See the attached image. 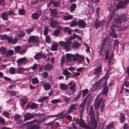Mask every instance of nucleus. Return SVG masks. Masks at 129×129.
I'll use <instances>...</instances> for the list:
<instances>
[{
  "label": "nucleus",
  "mask_w": 129,
  "mask_h": 129,
  "mask_svg": "<svg viewBox=\"0 0 129 129\" xmlns=\"http://www.w3.org/2000/svg\"><path fill=\"white\" fill-rule=\"evenodd\" d=\"M53 67V66L49 63L47 64L44 67V69L47 71L50 70Z\"/></svg>",
  "instance_id": "26"
},
{
  "label": "nucleus",
  "mask_w": 129,
  "mask_h": 129,
  "mask_svg": "<svg viewBox=\"0 0 129 129\" xmlns=\"http://www.w3.org/2000/svg\"><path fill=\"white\" fill-rule=\"evenodd\" d=\"M63 73L64 74L66 75H69L70 74V73L66 69L64 70L63 71Z\"/></svg>",
  "instance_id": "56"
},
{
  "label": "nucleus",
  "mask_w": 129,
  "mask_h": 129,
  "mask_svg": "<svg viewBox=\"0 0 129 129\" xmlns=\"http://www.w3.org/2000/svg\"><path fill=\"white\" fill-rule=\"evenodd\" d=\"M5 120L2 117H0V123L1 124H5Z\"/></svg>",
  "instance_id": "57"
},
{
  "label": "nucleus",
  "mask_w": 129,
  "mask_h": 129,
  "mask_svg": "<svg viewBox=\"0 0 129 129\" xmlns=\"http://www.w3.org/2000/svg\"><path fill=\"white\" fill-rule=\"evenodd\" d=\"M15 10L14 9H11L8 12V14L9 15H15Z\"/></svg>",
  "instance_id": "42"
},
{
  "label": "nucleus",
  "mask_w": 129,
  "mask_h": 129,
  "mask_svg": "<svg viewBox=\"0 0 129 129\" xmlns=\"http://www.w3.org/2000/svg\"><path fill=\"white\" fill-rule=\"evenodd\" d=\"M49 23L50 24V26L51 28H54L60 25V23L56 20L53 21H51L49 22Z\"/></svg>",
  "instance_id": "10"
},
{
  "label": "nucleus",
  "mask_w": 129,
  "mask_h": 129,
  "mask_svg": "<svg viewBox=\"0 0 129 129\" xmlns=\"http://www.w3.org/2000/svg\"><path fill=\"white\" fill-rule=\"evenodd\" d=\"M77 25L79 28H83L85 27L86 24L83 20H81L77 22Z\"/></svg>",
  "instance_id": "14"
},
{
  "label": "nucleus",
  "mask_w": 129,
  "mask_h": 129,
  "mask_svg": "<svg viewBox=\"0 0 129 129\" xmlns=\"http://www.w3.org/2000/svg\"><path fill=\"white\" fill-rule=\"evenodd\" d=\"M3 115L6 117L8 118L9 116V113L7 112H5L3 113Z\"/></svg>",
  "instance_id": "59"
},
{
  "label": "nucleus",
  "mask_w": 129,
  "mask_h": 129,
  "mask_svg": "<svg viewBox=\"0 0 129 129\" xmlns=\"http://www.w3.org/2000/svg\"><path fill=\"white\" fill-rule=\"evenodd\" d=\"M115 127L114 126L113 124L111 123L107 125L106 129H115Z\"/></svg>",
  "instance_id": "33"
},
{
  "label": "nucleus",
  "mask_w": 129,
  "mask_h": 129,
  "mask_svg": "<svg viewBox=\"0 0 129 129\" xmlns=\"http://www.w3.org/2000/svg\"><path fill=\"white\" fill-rule=\"evenodd\" d=\"M21 117L20 115L18 114H16L15 116H14V118L15 121L19 119H20Z\"/></svg>",
  "instance_id": "50"
},
{
  "label": "nucleus",
  "mask_w": 129,
  "mask_h": 129,
  "mask_svg": "<svg viewBox=\"0 0 129 129\" xmlns=\"http://www.w3.org/2000/svg\"><path fill=\"white\" fill-rule=\"evenodd\" d=\"M6 52V48L4 47H3L0 48V52L2 53V54H4Z\"/></svg>",
  "instance_id": "45"
},
{
  "label": "nucleus",
  "mask_w": 129,
  "mask_h": 129,
  "mask_svg": "<svg viewBox=\"0 0 129 129\" xmlns=\"http://www.w3.org/2000/svg\"><path fill=\"white\" fill-rule=\"evenodd\" d=\"M76 105H71L69 109L66 113V114H68L71 113L74 109L76 110V108H75Z\"/></svg>",
  "instance_id": "23"
},
{
  "label": "nucleus",
  "mask_w": 129,
  "mask_h": 129,
  "mask_svg": "<svg viewBox=\"0 0 129 129\" xmlns=\"http://www.w3.org/2000/svg\"><path fill=\"white\" fill-rule=\"evenodd\" d=\"M51 14L53 16H54L57 18H59V16L57 13V11L56 9H53L51 12Z\"/></svg>",
  "instance_id": "21"
},
{
  "label": "nucleus",
  "mask_w": 129,
  "mask_h": 129,
  "mask_svg": "<svg viewBox=\"0 0 129 129\" xmlns=\"http://www.w3.org/2000/svg\"><path fill=\"white\" fill-rule=\"evenodd\" d=\"M126 20V18L124 15L122 14H121L120 16L118 17V18L115 20L111 27V29L112 31L110 33V36L114 38H116L117 36L114 32V30L115 29L114 28L120 27L121 22H123V21H125Z\"/></svg>",
  "instance_id": "1"
},
{
  "label": "nucleus",
  "mask_w": 129,
  "mask_h": 129,
  "mask_svg": "<svg viewBox=\"0 0 129 129\" xmlns=\"http://www.w3.org/2000/svg\"><path fill=\"white\" fill-rule=\"evenodd\" d=\"M101 83L99 81L96 82L93 86V87L95 88L94 90H96L98 89H99L101 88Z\"/></svg>",
  "instance_id": "22"
},
{
  "label": "nucleus",
  "mask_w": 129,
  "mask_h": 129,
  "mask_svg": "<svg viewBox=\"0 0 129 129\" xmlns=\"http://www.w3.org/2000/svg\"><path fill=\"white\" fill-rule=\"evenodd\" d=\"M29 42H32L34 43H36V46H39V39L38 36H30L29 39Z\"/></svg>",
  "instance_id": "8"
},
{
  "label": "nucleus",
  "mask_w": 129,
  "mask_h": 129,
  "mask_svg": "<svg viewBox=\"0 0 129 129\" xmlns=\"http://www.w3.org/2000/svg\"><path fill=\"white\" fill-rule=\"evenodd\" d=\"M43 57V55L41 53H38L35 55L34 58L36 59H38L39 58H41Z\"/></svg>",
  "instance_id": "27"
},
{
  "label": "nucleus",
  "mask_w": 129,
  "mask_h": 129,
  "mask_svg": "<svg viewBox=\"0 0 129 129\" xmlns=\"http://www.w3.org/2000/svg\"><path fill=\"white\" fill-rule=\"evenodd\" d=\"M79 121V124L80 127H82L84 128H87L88 127V126L85 124L84 122L83 121L81 117H80Z\"/></svg>",
  "instance_id": "20"
},
{
  "label": "nucleus",
  "mask_w": 129,
  "mask_h": 129,
  "mask_svg": "<svg viewBox=\"0 0 129 129\" xmlns=\"http://www.w3.org/2000/svg\"><path fill=\"white\" fill-rule=\"evenodd\" d=\"M120 120H121L120 122L121 123H122L124 121L125 118L124 114H123L122 113H120Z\"/></svg>",
  "instance_id": "31"
},
{
  "label": "nucleus",
  "mask_w": 129,
  "mask_h": 129,
  "mask_svg": "<svg viewBox=\"0 0 129 129\" xmlns=\"http://www.w3.org/2000/svg\"><path fill=\"white\" fill-rule=\"evenodd\" d=\"M129 2V0H124L123 1L120 2L116 5V9H118L124 8Z\"/></svg>",
  "instance_id": "9"
},
{
  "label": "nucleus",
  "mask_w": 129,
  "mask_h": 129,
  "mask_svg": "<svg viewBox=\"0 0 129 129\" xmlns=\"http://www.w3.org/2000/svg\"><path fill=\"white\" fill-rule=\"evenodd\" d=\"M123 129H129V126L128 124L127 123H125L123 125Z\"/></svg>",
  "instance_id": "61"
},
{
  "label": "nucleus",
  "mask_w": 129,
  "mask_h": 129,
  "mask_svg": "<svg viewBox=\"0 0 129 129\" xmlns=\"http://www.w3.org/2000/svg\"><path fill=\"white\" fill-rule=\"evenodd\" d=\"M108 88L107 86L104 87L102 91L103 94H106L108 91Z\"/></svg>",
  "instance_id": "43"
},
{
  "label": "nucleus",
  "mask_w": 129,
  "mask_h": 129,
  "mask_svg": "<svg viewBox=\"0 0 129 129\" xmlns=\"http://www.w3.org/2000/svg\"><path fill=\"white\" fill-rule=\"evenodd\" d=\"M104 23V21H99L97 19H96L95 23V28H97L103 25Z\"/></svg>",
  "instance_id": "13"
},
{
  "label": "nucleus",
  "mask_w": 129,
  "mask_h": 129,
  "mask_svg": "<svg viewBox=\"0 0 129 129\" xmlns=\"http://www.w3.org/2000/svg\"><path fill=\"white\" fill-rule=\"evenodd\" d=\"M77 25V22L76 21H73L70 23V26L71 27H74Z\"/></svg>",
  "instance_id": "51"
},
{
  "label": "nucleus",
  "mask_w": 129,
  "mask_h": 129,
  "mask_svg": "<svg viewBox=\"0 0 129 129\" xmlns=\"http://www.w3.org/2000/svg\"><path fill=\"white\" fill-rule=\"evenodd\" d=\"M76 7V5L75 4H73L71 6L70 11L71 12H72L74 11Z\"/></svg>",
  "instance_id": "49"
},
{
  "label": "nucleus",
  "mask_w": 129,
  "mask_h": 129,
  "mask_svg": "<svg viewBox=\"0 0 129 129\" xmlns=\"http://www.w3.org/2000/svg\"><path fill=\"white\" fill-rule=\"evenodd\" d=\"M25 61V62L26 63H28L33 61V59L32 58H26V60Z\"/></svg>",
  "instance_id": "55"
},
{
  "label": "nucleus",
  "mask_w": 129,
  "mask_h": 129,
  "mask_svg": "<svg viewBox=\"0 0 129 129\" xmlns=\"http://www.w3.org/2000/svg\"><path fill=\"white\" fill-rule=\"evenodd\" d=\"M26 57L19 58L17 60V63L19 64H21L23 63L25 61Z\"/></svg>",
  "instance_id": "29"
},
{
  "label": "nucleus",
  "mask_w": 129,
  "mask_h": 129,
  "mask_svg": "<svg viewBox=\"0 0 129 129\" xmlns=\"http://www.w3.org/2000/svg\"><path fill=\"white\" fill-rule=\"evenodd\" d=\"M9 72L11 74H14L15 72V69L13 67H11L9 70Z\"/></svg>",
  "instance_id": "39"
},
{
  "label": "nucleus",
  "mask_w": 129,
  "mask_h": 129,
  "mask_svg": "<svg viewBox=\"0 0 129 129\" xmlns=\"http://www.w3.org/2000/svg\"><path fill=\"white\" fill-rule=\"evenodd\" d=\"M88 90L87 89H85L82 91V96L83 97L85 96L87 93Z\"/></svg>",
  "instance_id": "54"
},
{
  "label": "nucleus",
  "mask_w": 129,
  "mask_h": 129,
  "mask_svg": "<svg viewBox=\"0 0 129 129\" xmlns=\"http://www.w3.org/2000/svg\"><path fill=\"white\" fill-rule=\"evenodd\" d=\"M25 33L23 31H20L17 34V35L20 37H23L25 36Z\"/></svg>",
  "instance_id": "40"
},
{
  "label": "nucleus",
  "mask_w": 129,
  "mask_h": 129,
  "mask_svg": "<svg viewBox=\"0 0 129 129\" xmlns=\"http://www.w3.org/2000/svg\"><path fill=\"white\" fill-rule=\"evenodd\" d=\"M68 85H69L70 89L72 91V93L75 92L76 90V89L75 88V84L74 83L73 81L70 82L69 83Z\"/></svg>",
  "instance_id": "11"
},
{
  "label": "nucleus",
  "mask_w": 129,
  "mask_h": 129,
  "mask_svg": "<svg viewBox=\"0 0 129 129\" xmlns=\"http://www.w3.org/2000/svg\"><path fill=\"white\" fill-rule=\"evenodd\" d=\"M84 107V105H79V110L80 117L81 115H83V109Z\"/></svg>",
  "instance_id": "37"
},
{
  "label": "nucleus",
  "mask_w": 129,
  "mask_h": 129,
  "mask_svg": "<svg viewBox=\"0 0 129 129\" xmlns=\"http://www.w3.org/2000/svg\"><path fill=\"white\" fill-rule=\"evenodd\" d=\"M27 107H29L33 109H36L38 108V105H27Z\"/></svg>",
  "instance_id": "58"
},
{
  "label": "nucleus",
  "mask_w": 129,
  "mask_h": 129,
  "mask_svg": "<svg viewBox=\"0 0 129 129\" xmlns=\"http://www.w3.org/2000/svg\"><path fill=\"white\" fill-rule=\"evenodd\" d=\"M32 83L33 84L39 83V82L37 78V77H35L33 78L32 80Z\"/></svg>",
  "instance_id": "46"
},
{
  "label": "nucleus",
  "mask_w": 129,
  "mask_h": 129,
  "mask_svg": "<svg viewBox=\"0 0 129 129\" xmlns=\"http://www.w3.org/2000/svg\"><path fill=\"white\" fill-rule=\"evenodd\" d=\"M109 37H107L104 38L102 41L101 47L100 50L98 51V53L99 55H100L103 51L106 50V54L105 58V60L108 59L109 57V52L108 51L109 48V45L106 43L108 39H109Z\"/></svg>",
  "instance_id": "2"
},
{
  "label": "nucleus",
  "mask_w": 129,
  "mask_h": 129,
  "mask_svg": "<svg viewBox=\"0 0 129 129\" xmlns=\"http://www.w3.org/2000/svg\"><path fill=\"white\" fill-rule=\"evenodd\" d=\"M63 30L64 32H68V34L69 35L71 34L72 30L70 28L68 27H65L63 28Z\"/></svg>",
  "instance_id": "30"
},
{
  "label": "nucleus",
  "mask_w": 129,
  "mask_h": 129,
  "mask_svg": "<svg viewBox=\"0 0 129 129\" xmlns=\"http://www.w3.org/2000/svg\"><path fill=\"white\" fill-rule=\"evenodd\" d=\"M1 39L2 40H7L8 43H12L13 44H15L17 41V39L15 38L13 39L12 37H9L6 35H2Z\"/></svg>",
  "instance_id": "6"
},
{
  "label": "nucleus",
  "mask_w": 129,
  "mask_h": 129,
  "mask_svg": "<svg viewBox=\"0 0 129 129\" xmlns=\"http://www.w3.org/2000/svg\"><path fill=\"white\" fill-rule=\"evenodd\" d=\"M39 125L35 124L29 127L27 129H39Z\"/></svg>",
  "instance_id": "38"
},
{
  "label": "nucleus",
  "mask_w": 129,
  "mask_h": 129,
  "mask_svg": "<svg viewBox=\"0 0 129 129\" xmlns=\"http://www.w3.org/2000/svg\"><path fill=\"white\" fill-rule=\"evenodd\" d=\"M67 60V62H71L72 61V58H73V61H77L79 63H81L84 59V57L81 55H79L78 54H76L74 55L67 53L66 54Z\"/></svg>",
  "instance_id": "3"
},
{
  "label": "nucleus",
  "mask_w": 129,
  "mask_h": 129,
  "mask_svg": "<svg viewBox=\"0 0 129 129\" xmlns=\"http://www.w3.org/2000/svg\"><path fill=\"white\" fill-rule=\"evenodd\" d=\"M64 111H63L62 112H60V113H59V114L56 115H49L46 116L45 117L43 118L41 121L43 122L46 119V118H49L51 117H58V116L61 115L64 112Z\"/></svg>",
  "instance_id": "15"
},
{
  "label": "nucleus",
  "mask_w": 129,
  "mask_h": 129,
  "mask_svg": "<svg viewBox=\"0 0 129 129\" xmlns=\"http://www.w3.org/2000/svg\"><path fill=\"white\" fill-rule=\"evenodd\" d=\"M61 89L63 90H66L68 88L67 86L63 84H61L60 85Z\"/></svg>",
  "instance_id": "32"
},
{
  "label": "nucleus",
  "mask_w": 129,
  "mask_h": 129,
  "mask_svg": "<svg viewBox=\"0 0 129 129\" xmlns=\"http://www.w3.org/2000/svg\"><path fill=\"white\" fill-rule=\"evenodd\" d=\"M123 84L125 85V87H128L129 86V82L127 81H125L124 83Z\"/></svg>",
  "instance_id": "62"
},
{
  "label": "nucleus",
  "mask_w": 129,
  "mask_h": 129,
  "mask_svg": "<svg viewBox=\"0 0 129 129\" xmlns=\"http://www.w3.org/2000/svg\"><path fill=\"white\" fill-rule=\"evenodd\" d=\"M89 115L91 121V124L92 125H94L95 128L97 126V122L95 118V113L93 109V106L92 105L90 107Z\"/></svg>",
  "instance_id": "5"
},
{
  "label": "nucleus",
  "mask_w": 129,
  "mask_h": 129,
  "mask_svg": "<svg viewBox=\"0 0 129 129\" xmlns=\"http://www.w3.org/2000/svg\"><path fill=\"white\" fill-rule=\"evenodd\" d=\"M102 71V68L101 66L94 69L93 70V73L96 75H100Z\"/></svg>",
  "instance_id": "12"
},
{
  "label": "nucleus",
  "mask_w": 129,
  "mask_h": 129,
  "mask_svg": "<svg viewBox=\"0 0 129 129\" xmlns=\"http://www.w3.org/2000/svg\"><path fill=\"white\" fill-rule=\"evenodd\" d=\"M80 46V45L79 43L77 42H75L73 44L72 48H76Z\"/></svg>",
  "instance_id": "36"
},
{
  "label": "nucleus",
  "mask_w": 129,
  "mask_h": 129,
  "mask_svg": "<svg viewBox=\"0 0 129 129\" xmlns=\"http://www.w3.org/2000/svg\"><path fill=\"white\" fill-rule=\"evenodd\" d=\"M34 29L33 28H29L26 29L25 31L27 34H29L33 31Z\"/></svg>",
  "instance_id": "41"
},
{
  "label": "nucleus",
  "mask_w": 129,
  "mask_h": 129,
  "mask_svg": "<svg viewBox=\"0 0 129 129\" xmlns=\"http://www.w3.org/2000/svg\"><path fill=\"white\" fill-rule=\"evenodd\" d=\"M119 44V42L117 40H115L114 41V44L113 48V49H115V47H118Z\"/></svg>",
  "instance_id": "35"
},
{
  "label": "nucleus",
  "mask_w": 129,
  "mask_h": 129,
  "mask_svg": "<svg viewBox=\"0 0 129 129\" xmlns=\"http://www.w3.org/2000/svg\"><path fill=\"white\" fill-rule=\"evenodd\" d=\"M0 5L4 6H5V0H0Z\"/></svg>",
  "instance_id": "64"
},
{
  "label": "nucleus",
  "mask_w": 129,
  "mask_h": 129,
  "mask_svg": "<svg viewBox=\"0 0 129 129\" xmlns=\"http://www.w3.org/2000/svg\"><path fill=\"white\" fill-rule=\"evenodd\" d=\"M44 77L45 78H46L48 77V73L46 72H44L43 74Z\"/></svg>",
  "instance_id": "63"
},
{
  "label": "nucleus",
  "mask_w": 129,
  "mask_h": 129,
  "mask_svg": "<svg viewBox=\"0 0 129 129\" xmlns=\"http://www.w3.org/2000/svg\"><path fill=\"white\" fill-rule=\"evenodd\" d=\"M60 100L59 99H56L52 100L51 102L53 104H54L60 102Z\"/></svg>",
  "instance_id": "47"
},
{
  "label": "nucleus",
  "mask_w": 129,
  "mask_h": 129,
  "mask_svg": "<svg viewBox=\"0 0 129 129\" xmlns=\"http://www.w3.org/2000/svg\"><path fill=\"white\" fill-rule=\"evenodd\" d=\"M116 11V9L115 8H113L112 7L111 9L109 10V11L110 13L112 12L110 18L108 20V21L109 22L111 20V19L113 18L114 14Z\"/></svg>",
  "instance_id": "19"
},
{
  "label": "nucleus",
  "mask_w": 129,
  "mask_h": 129,
  "mask_svg": "<svg viewBox=\"0 0 129 129\" xmlns=\"http://www.w3.org/2000/svg\"><path fill=\"white\" fill-rule=\"evenodd\" d=\"M48 28L47 26H45L44 30V34L45 36H46L48 32Z\"/></svg>",
  "instance_id": "44"
},
{
  "label": "nucleus",
  "mask_w": 129,
  "mask_h": 129,
  "mask_svg": "<svg viewBox=\"0 0 129 129\" xmlns=\"http://www.w3.org/2000/svg\"><path fill=\"white\" fill-rule=\"evenodd\" d=\"M25 10L23 9H19V10L18 13L21 15H24L25 14Z\"/></svg>",
  "instance_id": "53"
},
{
  "label": "nucleus",
  "mask_w": 129,
  "mask_h": 129,
  "mask_svg": "<svg viewBox=\"0 0 129 129\" xmlns=\"http://www.w3.org/2000/svg\"><path fill=\"white\" fill-rule=\"evenodd\" d=\"M53 5L56 7H59L60 6L59 2L57 1H55L52 3Z\"/></svg>",
  "instance_id": "48"
},
{
  "label": "nucleus",
  "mask_w": 129,
  "mask_h": 129,
  "mask_svg": "<svg viewBox=\"0 0 129 129\" xmlns=\"http://www.w3.org/2000/svg\"><path fill=\"white\" fill-rule=\"evenodd\" d=\"M99 96H98L95 99V105H100L102 100V98H101L99 99Z\"/></svg>",
  "instance_id": "25"
},
{
  "label": "nucleus",
  "mask_w": 129,
  "mask_h": 129,
  "mask_svg": "<svg viewBox=\"0 0 129 129\" xmlns=\"http://www.w3.org/2000/svg\"><path fill=\"white\" fill-rule=\"evenodd\" d=\"M58 46V44L56 42L54 43L51 47L52 50L53 51H56L57 50V47Z\"/></svg>",
  "instance_id": "24"
},
{
  "label": "nucleus",
  "mask_w": 129,
  "mask_h": 129,
  "mask_svg": "<svg viewBox=\"0 0 129 129\" xmlns=\"http://www.w3.org/2000/svg\"><path fill=\"white\" fill-rule=\"evenodd\" d=\"M77 35L73 33V35L71 36L67 41L66 42L62 41H60L59 43L61 46L64 47V49L66 51H69L71 50V49L70 47V45L71 43V40L72 39L77 37Z\"/></svg>",
  "instance_id": "4"
},
{
  "label": "nucleus",
  "mask_w": 129,
  "mask_h": 129,
  "mask_svg": "<svg viewBox=\"0 0 129 129\" xmlns=\"http://www.w3.org/2000/svg\"><path fill=\"white\" fill-rule=\"evenodd\" d=\"M73 18L72 15H66L63 17V19L65 20H70Z\"/></svg>",
  "instance_id": "34"
},
{
  "label": "nucleus",
  "mask_w": 129,
  "mask_h": 129,
  "mask_svg": "<svg viewBox=\"0 0 129 129\" xmlns=\"http://www.w3.org/2000/svg\"><path fill=\"white\" fill-rule=\"evenodd\" d=\"M46 41L47 43H50L51 41V39L50 37L48 36H46Z\"/></svg>",
  "instance_id": "52"
},
{
  "label": "nucleus",
  "mask_w": 129,
  "mask_h": 129,
  "mask_svg": "<svg viewBox=\"0 0 129 129\" xmlns=\"http://www.w3.org/2000/svg\"><path fill=\"white\" fill-rule=\"evenodd\" d=\"M44 88L45 90H48L50 88V84L48 82L44 83L43 85Z\"/></svg>",
  "instance_id": "28"
},
{
  "label": "nucleus",
  "mask_w": 129,
  "mask_h": 129,
  "mask_svg": "<svg viewBox=\"0 0 129 129\" xmlns=\"http://www.w3.org/2000/svg\"><path fill=\"white\" fill-rule=\"evenodd\" d=\"M35 115H36L30 114V113H26L25 115H24V121H26L28 120L31 118L34 117Z\"/></svg>",
  "instance_id": "16"
},
{
  "label": "nucleus",
  "mask_w": 129,
  "mask_h": 129,
  "mask_svg": "<svg viewBox=\"0 0 129 129\" xmlns=\"http://www.w3.org/2000/svg\"><path fill=\"white\" fill-rule=\"evenodd\" d=\"M42 11L40 10L32 14L31 16V18L34 20H37L41 15Z\"/></svg>",
  "instance_id": "7"
},
{
  "label": "nucleus",
  "mask_w": 129,
  "mask_h": 129,
  "mask_svg": "<svg viewBox=\"0 0 129 129\" xmlns=\"http://www.w3.org/2000/svg\"><path fill=\"white\" fill-rule=\"evenodd\" d=\"M28 69L27 68H19L17 69L16 72L17 73L22 74L25 71H28Z\"/></svg>",
  "instance_id": "17"
},
{
  "label": "nucleus",
  "mask_w": 129,
  "mask_h": 129,
  "mask_svg": "<svg viewBox=\"0 0 129 129\" xmlns=\"http://www.w3.org/2000/svg\"><path fill=\"white\" fill-rule=\"evenodd\" d=\"M64 57L62 56L61 58L60 63L61 66H62V65L64 64Z\"/></svg>",
  "instance_id": "60"
},
{
  "label": "nucleus",
  "mask_w": 129,
  "mask_h": 129,
  "mask_svg": "<svg viewBox=\"0 0 129 129\" xmlns=\"http://www.w3.org/2000/svg\"><path fill=\"white\" fill-rule=\"evenodd\" d=\"M8 13L6 12H4L2 13L1 17L2 19L5 20H8Z\"/></svg>",
  "instance_id": "18"
}]
</instances>
